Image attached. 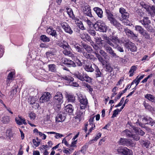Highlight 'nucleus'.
<instances>
[{
	"mask_svg": "<svg viewBox=\"0 0 155 155\" xmlns=\"http://www.w3.org/2000/svg\"><path fill=\"white\" fill-rule=\"evenodd\" d=\"M119 12L121 15V17L117 18L120 21H123L125 19H126L129 17V14L128 13L126 9L123 8H120L119 9Z\"/></svg>",
	"mask_w": 155,
	"mask_h": 155,
	"instance_id": "obj_10",
	"label": "nucleus"
},
{
	"mask_svg": "<svg viewBox=\"0 0 155 155\" xmlns=\"http://www.w3.org/2000/svg\"><path fill=\"white\" fill-rule=\"evenodd\" d=\"M29 117L31 119L34 120L35 118V114L31 112L29 115Z\"/></svg>",
	"mask_w": 155,
	"mask_h": 155,
	"instance_id": "obj_60",
	"label": "nucleus"
},
{
	"mask_svg": "<svg viewBox=\"0 0 155 155\" xmlns=\"http://www.w3.org/2000/svg\"><path fill=\"white\" fill-rule=\"evenodd\" d=\"M63 96L60 92H57L54 97L51 104L55 110L58 111L61 108V105L63 102Z\"/></svg>",
	"mask_w": 155,
	"mask_h": 155,
	"instance_id": "obj_1",
	"label": "nucleus"
},
{
	"mask_svg": "<svg viewBox=\"0 0 155 155\" xmlns=\"http://www.w3.org/2000/svg\"><path fill=\"white\" fill-rule=\"evenodd\" d=\"M110 42L113 44V46H111L113 47H114L119 43V41L118 38L116 36H112L110 38Z\"/></svg>",
	"mask_w": 155,
	"mask_h": 155,
	"instance_id": "obj_21",
	"label": "nucleus"
},
{
	"mask_svg": "<svg viewBox=\"0 0 155 155\" xmlns=\"http://www.w3.org/2000/svg\"><path fill=\"white\" fill-rule=\"evenodd\" d=\"M101 37L103 39L106 40L104 43H106L110 46H113V44L110 42L109 38L107 36L106 34H104L102 35Z\"/></svg>",
	"mask_w": 155,
	"mask_h": 155,
	"instance_id": "obj_26",
	"label": "nucleus"
},
{
	"mask_svg": "<svg viewBox=\"0 0 155 155\" xmlns=\"http://www.w3.org/2000/svg\"><path fill=\"white\" fill-rule=\"evenodd\" d=\"M109 45H108L106 43L104 44V47L106 51L110 54L111 56L113 57H114L115 58H118L119 57L116 54L111 47H110Z\"/></svg>",
	"mask_w": 155,
	"mask_h": 155,
	"instance_id": "obj_11",
	"label": "nucleus"
},
{
	"mask_svg": "<svg viewBox=\"0 0 155 155\" xmlns=\"http://www.w3.org/2000/svg\"><path fill=\"white\" fill-rule=\"evenodd\" d=\"M83 54V56L85 58L90 60H94V57L93 55L87 54V52H85L83 50V52H81Z\"/></svg>",
	"mask_w": 155,
	"mask_h": 155,
	"instance_id": "obj_27",
	"label": "nucleus"
},
{
	"mask_svg": "<svg viewBox=\"0 0 155 155\" xmlns=\"http://www.w3.org/2000/svg\"><path fill=\"white\" fill-rule=\"evenodd\" d=\"M62 62L68 67H74L76 66L75 63L68 59L64 58L62 59Z\"/></svg>",
	"mask_w": 155,
	"mask_h": 155,
	"instance_id": "obj_15",
	"label": "nucleus"
},
{
	"mask_svg": "<svg viewBox=\"0 0 155 155\" xmlns=\"http://www.w3.org/2000/svg\"><path fill=\"white\" fill-rule=\"evenodd\" d=\"M143 7L145 9L147 12H151L152 11V7L153 6H150L147 4L143 3L142 4Z\"/></svg>",
	"mask_w": 155,
	"mask_h": 155,
	"instance_id": "obj_36",
	"label": "nucleus"
},
{
	"mask_svg": "<svg viewBox=\"0 0 155 155\" xmlns=\"http://www.w3.org/2000/svg\"><path fill=\"white\" fill-rule=\"evenodd\" d=\"M146 109L148 110L149 111H151L153 109V108L148 103L144 102L143 103Z\"/></svg>",
	"mask_w": 155,
	"mask_h": 155,
	"instance_id": "obj_46",
	"label": "nucleus"
},
{
	"mask_svg": "<svg viewBox=\"0 0 155 155\" xmlns=\"http://www.w3.org/2000/svg\"><path fill=\"white\" fill-rule=\"evenodd\" d=\"M84 69L87 72H92L94 70V69L92 67V65L91 64H86L84 67Z\"/></svg>",
	"mask_w": 155,
	"mask_h": 155,
	"instance_id": "obj_28",
	"label": "nucleus"
},
{
	"mask_svg": "<svg viewBox=\"0 0 155 155\" xmlns=\"http://www.w3.org/2000/svg\"><path fill=\"white\" fill-rule=\"evenodd\" d=\"M151 120V118L148 116L144 117L143 119V122L145 124H147V122L149 120Z\"/></svg>",
	"mask_w": 155,
	"mask_h": 155,
	"instance_id": "obj_48",
	"label": "nucleus"
},
{
	"mask_svg": "<svg viewBox=\"0 0 155 155\" xmlns=\"http://www.w3.org/2000/svg\"><path fill=\"white\" fill-rule=\"evenodd\" d=\"M126 45L127 46L128 48L130 49L131 51H136L137 48L134 43L131 42L127 43L126 44Z\"/></svg>",
	"mask_w": 155,
	"mask_h": 155,
	"instance_id": "obj_22",
	"label": "nucleus"
},
{
	"mask_svg": "<svg viewBox=\"0 0 155 155\" xmlns=\"http://www.w3.org/2000/svg\"><path fill=\"white\" fill-rule=\"evenodd\" d=\"M141 35L144 36L145 38L150 39V35L147 32L146 30H145L143 32V33H142Z\"/></svg>",
	"mask_w": 155,
	"mask_h": 155,
	"instance_id": "obj_45",
	"label": "nucleus"
},
{
	"mask_svg": "<svg viewBox=\"0 0 155 155\" xmlns=\"http://www.w3.org/2000/svg\"><path fill=\"white\" fill-rule=\"evenodd\" d=\"M47 32L49 34L56 38L58 35L56 33V30L53 29V28H49L47 30Z\"/></svg>",
	"mask_w": 155,
	"mask_h": 155,
	"instance_id": "obj_23",
	"label": "nucleus"
},
{
	"mask_svg": "<svg viewBox=\"0 0 155 155\" xmlns=\"http://www.w3.org/2000/svg\"><path fill=\"white\" fill-rule=\"evenodd\" d=\"M147 124H148L153 126L155 124V122L151 118V120L150 119L149 120H148V121L147 122Z\"/></svg>",
	"mask_w": 155,
	"mask_h": 155,
	"instance_id": "obj_59",
	"label": "nucleus"
},
{
	"mask_svg": "<svg viewBox=\"0 0 155 155\" xmlns=\"http://www.w3.org/2000/svg\"><path fill=\"white\" fill-rule=\"evenodd\" d=\"M61 25L62 28L66 32L69 33L70 34H72L73 31L72 30L71 27L66 22H63L61 23Z\"/></svg>",
	"mask_w": 155,
	"mask_h": 155,
	"instance_id": "obj_14",
	"label": "nucleus"
},
{
	"mask_svg": "<svg viewBox=\"0 0 155 155\" xmlns=\"http://www.w3.org/2000/svg\"><path fill=\"white\" fill-rule=\"evenodd\" d=\"M113 48H114L117 49L118 51H120V52H123L124 51V50L123 49V48L120 46L118 45H116V46H115Z\"/></svg>",
	"mask_w": 155,
	"mask_h": 155,
	"instance_id": "obj_50",
	"label": "nucleus"
},
{
	"mask_svg": "<svg viewBox=\"0 0 155 155\" xmlns=\"http://www.w3.org/2000/svg\"><path fill=\"white\" fill-rule=\"evenodd\" d=\"M48 45L44 43H41L40 45V47L41 48H48Z\"/></svg>",
	"mask_w": 155,
	"mask_h": 155,
	"instance_id": "obj_61",
	"label": "nucleus"
},
{
	"mask_svg": "<svg viewBox=\"0 0 155 155\" xmlns=\"http://www.w3.org/2000/svg\"><path fill=\"white\" fill-rule=\"evenodd\" d=\"M79 27L82 30H84L85 29V28L82 22H80V24L79 25Z\"/></svg>",
	"mask_w": 155,
	"mask_h": 155,
	"instance_id": "obj_64",
	"label": "nucleus"
},
{
	"mask_svg": "<svg viewBox=\"0 0 155 155\" xmlns=\"http://www.w3.org/2000/svg\"><path fill=\"white\" fill-rule=\"evenodd\" d=\"M119 143L121 145L127 147H134L135 145V143H134L132 140L124 138H120Z\"/></svg>",
	"mask_w": 155,
	"mask_h": 155,
	"instance_id": "obj_7",
	"label": "nucleus"
},
{
	"mask_svg": "<svg viewBox=\"0 0 155 155\" xmlns=\"http://www.w3.org/2000/svg\"><path fill=\"white\" fill-rule=\"evenodd\" d=\"M94 10L98 17L100 18H102L103 17V12L101 8L97 7H95L94 8Z\"/></svg>",
	"mask_w": 155,
	"mask_h": 155,
	"instance_id": "obj_24",
	"label": "nucleus"
},
{
	"mask_svg": "<svg viewBox=\"0 0 155 155\" xmlns=\"http://www.w3.org/2000/svg\"><path fill=\"white\" fill-rule=\"evenodd\" d=\"M143 143L142 144L143 147H145L146 148H147L148 147V146L150 144V142L149 141H143Z\"/></svg>",
	"mask_w": 155,
	"mask_h": 155,
	"instance_id": "obj_53",
	"label": "nucleus"
},
{
	"mask_svg": "<svg viewBox=\"0 0 155 155\" xmlns=\"http://www.w3.org/2000/svg\"><path fill=\"white\" fill-rule=\"evenodd\" d=\"M139 22L148 31L152 32L153 30V27L150 25L151 21L147 17H144L143 19L139 21Z\"/></svg>",
	"mask_w": 155,
	"mask_h": 155,
	"instance_id": "obj_4",
	"label": "nucleus"
},
{
	"mask_svg": "<svg viewBox=\"0 0 155 155\" xmlns=\"http://www.w3.org/2000/svg\"><path fill=\"white\" fill-rule=\"evenodd\" d=\"M59 46L60 47L64 49L63 53L65 55H68L71 57L74 56V55L71 52L72 50L66 42L63 41V43H61Z\"/></svg>",
	"mask_w": 155,
	"mask_h": 155,
	"instance_id": "obj_3",
	"label": "nucleus"
},
{
	"mask_svg": "<svg viewBox=\"0 0 155 155\" xmlns=\"http://www.w3.org/2000/svg\"><path fill=\"white\" fill-rule=\"evenodd\" d=\"M79 101L80 102V108L85 109L88 104L87 100L85 96L80 94L78 96Z\"/></svg>",
	"mask_w": 155,
	"mask_h": 155,
	"instance_id": "obj_9",
	"label": "nucleus"
},
{
	"mask_svg": "<svg viewBox=\"0 0 155 155\" xmlns=\"http://www.w3.org/2000/svg\"><path fill=\"white\" fill-rule=\"evenodd\" d=\"M84 86L87 88V90L89 91L90 93L92 92L93 91V88L90 85L87 83H85L84 84Z\"/></svg>",
	"mask_w": 155,
	"mask_h": 155,
	"instance_id": "obj_49",
	"label": "nucleus"
},
{
	"mask_svg": "<svg viewBox=\"0 0 155 155\" xmlns=\"http://www.w3.org/2000/svg\"><path fill=\"white\" fill-rule=\"evenodd\" d=\"M120 111H121V110H119V109L117 108L114 110L113 111V113L111 117L113 118L116 117V115L118 114V112Z\"/></svg>",
	"mask_w": 155,
	"mask_h": 155,
	"instance_id": "obj_51",
	"label": "nucleus"
},
{
	"mask_svg": "<svg viewBox=\"0 0 155 155\" xmlns=\"http://www.w3.org/2000/svg\"><path fill=\"white\" fill-rule=\"evenodd\" d=\"M95 41L96 42H99L101 44L103 45H104V41L102 40L101 37H96V36L94 37Z\"/></svg>",
	"mask_w": 155,
	"mask_h": 155,
	"instance_id": "obj_42",
	"label": "nucleus"
},
{
	"mask_svg": "<svg viewBox=\"0 0 155 155\" xmlns=\"http://www.w3.org/2000/svg\"><path fill=\"white\" fill-rule=\"evenodd\" d=\"M68 101L70 102H74L75 101V97L72 94H68Z\"/></svg>",
	"mask_w": 155,
	"mask_h": 155,
	"instance_id": "obj_41",
	"label": "nucleus"
},
{
	"mask_svg": "<svg viewBox=\"0 0 155 155\" xmlns=\"http://www.w3.org/2000/svg\"><path fill=\"white\" fill-rule=\"evenodd\" d=\"M80 36L84 40H87L88 41H90L91 40L90 37L86 33L80 34Z\"/></svg>",
	"mask_w": 155,
	"mask_h": 155,
	"instance_id": "obj_30",
	"label": "nucleus"
},
{
	"mask_svg": "<svg viewBox=\"0 0 155 155\" xmlns=\"http://www.w3.org/2000/svg\"><path fill=\"white\" fill-rule=\"evenodd\" d=\"M64 110L67 113H72L73 111L72 106L71 104H69L64 107Z\"/></svg>",
	"mask_w": 155,
	"mask_h": 155,
	"instance_id": "obj_29",
	"label": "nucleus"
},
{
	"mask_svg": "<svg viewBox=\"0 0 155 155\" xmlns=\"http://www.w3.org/2000/svg\"><path fill=\"white\" fill-rule=\"evenodd\" d=\"M15 121L17 124L19 125H21L23 124L25 125L27 124L25 119L19 115L18 116V117H16L15 118Z\"/></svg>",
	"mask_w": 155,
	"mask_h": 155,
	"instance_id": "obj_18",
	"label": "nucleus"
},
{
	"mask_svg": "<svg viewBox=\"0 0 155 155\" xmlns=\"http://www.w3.org/2000/svg\"><path fill=\"white\" fill-rule=\"evenodd\" d=\"M137 65H133L131 67L130 70L129 72L130 75L129 76L130 77L133 76L134 75V73L135 71H136L137 69Z\"/></svg>",
	"mask_w": 155,
	"mask_h": 155,
	"instance_id": "obj_31",
	"label": "nucleus"
},
{
	"mask_svg": "<svg viewBox=\"0 0 155 155\" xmlns=\"http://www.w3.org/2000/svg\"><path fill=\"white\" fill-rule=\"evenodd\" d=\"M15 74V71H11L8 74V80H12V78L13 77V75Z\"/></svg>",
	"mask_w": 155,
	"mask_h": 155,
	"instance_id": "obj_47",
	"label": "nucleus"
},
{
	"mask_svg": "<svg viewBox=\"0 0 155 155\" xmlns=\"http://www.w3.org/2000/svg\"><path fill=\"white\" fill-rule=\"evenodd\" d=\"M77 51L80 53H81L83 52V51L84 50V49L82 48H81L79 46L78 44L77 46H75V47L74 48Z\"/></svg>",
	"mask_w": 155,
	"mask_h": 155,
	"instance_id": "obj_52",
	"label": "nucleus"
},
{
	"mask_svg": "<svg viewBox=\"0 0 155 155\" xmlns=\"http://www.w3.org/2000/svg\"><path fill=\"white\" fill-rule=\"evenodd\" d=\"M74 75L80 80L84 81H86L88 83H91V78L87 74L81 73L79 72H75Z\"/></svg>",
	"mask_w": 155,
	"mask_h": 155,
	"instance_id": "obj_5",
	"label": "nucleus"
},
{
	"mask_svg": "<svg viewBox=\"0 0 155 155\" xmlns=\"http://www.w3.org/2000/svg\"><path fill=\"white\" fill-rule=\"evenodd\" d=\"M124 136L127 137H131L132 134L130 131L128 130H126L122 132Z\"/></svg>",
	"mask_w": 155,
	"mask_h": 155,
	"instance_id": "obj_34",
	"label": "nucleus"
},
{
	"mask_svg": "<svg viewBox=\"0 0 155 155\" xmlns=\"http://www.w3.org/2000/svg\"><path fill=\"white\" fill-rule=\"evenodd\" d=\"M97 52V53L96 52L95 53L96 57H97L100 61L101 62H103V58L99 54H98V51Z\"/></svg>",
	"mask_w": 155,
	"mask_h": 155,
	"instance_id": "obj_55",
	"label": "nucleus"
},
{
	"mask_svg": "<svg viewBox=\"0 0 155 155\" xmlns=\"http://www.w3.org/2000/svg\"><path fill=\"white\" fill-rule=\"evenodd\" d=\"M66 114L63 112H60L58 113L55 117L56 122H62L64 121L66 118Z\"/></svg>",
	"mask_w": 155,
	"mask_h": 155,
	"instance_id": "obj_12",
	"label": "nucleus"
},
{
	"mask_svg": "<svg viewBox=\"0 0 155 155\" xmlns=\"http://www.w3.org/2000/svg\"><path fill=\"white\" fill-rule=\"evenodd\" d=\"M32 142L34 143V145L35 147L38 146L40 143L39 142H37L35 139H33L32 140Z\"/></svg>",
	"mask_w": 155,
	"mask_h": 155,
	"instance_id": "obj_62",
	"label": "nucleus"
},
{
	"mask_svg": "<svg viewBox=\"0 0 155 155\" xmlns=\"http://www.w3.org/2000/svg\"><path fill=\"white\" fill-rule=\"evenodd\" d=\"M40 39L44 42H48L50 41V38L45 35H41L40 37Z\"/></svg>",
	"mask_w": 155,
	"mask_h": 155,
	"instance_id": "obj_38",
	"label": "nucleus"
},
{
	"mask_svg": "<svg viewBox=\"0 0 155 155\" xmlns=\"http://www.w3.org/2000/svg\"><path fill=\"white\" fill-rule=\"evenodd\" d=\"M153 74H150V75H148V76L147 78H145L141 81V82L142 83H144L146 82L147 81V80L150 78L152 77V76H153Z\"/></svg>",
	"mask_w": 155,
	"mask_h": 155,
	"instance_id": "obj_57",
	"label": "nucleus"
},
{
	"mask_svg": "<svg viewBox=\"0 0 155 155\" xmlns=\"http://www.w3.org/2000/svg\"><path fill=\"white\" fill-rule=\"evenodd\" d=\"M62 78L65 80L66 82L69 84H71V82L73 81L74 80V79L73 78L69 76H64Z\"/></svg>",
	"mask_w": 155,
	"mask_h": 155,
	"instance_id": "obj_32",
	"label": "nucleus"
},
{
	"mask_svg": "<svg viewBox=\"0 0 155 155\" xmlns=\"http://www.w3.org/2000/svg\"><path fill=\"white\" fill-rule=\"evenodd\" d=\"M83 11L84 14L90 17H92L90 7L89 5L85 6L83 8Z\"/></svg>",
	"mask_w": 155,
	"mask_h": 155,
	"instance_id": "obj_19",
	"label": "nucleus"
},
{
	"mask_svg": "<svg viewBox=\"0 0 155 155\" xmlns=\"http://www.w3.org/2000/svg\"><path fill=\"white\" fill-rule=\"evenodd\" d=\"M66 10H67V13L69 17L71 18H73L74 17V15L72 9L71 8H67Z\"/></svg>",
	"mask_w": 155,
	"mask_h": 155,
	"instance_id": "obj_39",
	"label": "nucleus"
},
{
	"mask_svg": "<svg viewBox=\"0 0 155 155\" xmlns=\"http://www.w3.org/2000/svg\"><path fill=\"white\" fill-rule=\"evenodd\" d=\"M91 125V127L89 130L88 134H89L90 133H91L95 127V124H92V125Z\"/></svg>",
	"mask_w": 155,
	"mask_h": 155,
	"instance_id": "obj_63",
	"label": "nucleus"
},
{
	"mask_svg": "<svg viewBox=\"0 0 155 155\" xmlns=\"http://www.w3.org/2000/svg\"><path fill=\"white\" fill-rule=\"evenodd\" d=\"M93 65L95 66V71L94 74L96 78L97 79L98 78H101L102 79V73L101 72L99 68L94 64H93Z\"/></svg>",
	"mask_w": 155,
	"mask_h": 155,
	"instance_id": "obj_20",
	"label": "nucleus"
},
{
	"mask_svg": "<svg viewBox=\"0 0 155 155\" xmlns=\"http://www.w3.org/2000/svg\"><path fill=\"white\" fill-rule=\"evenodd\" d=\"M49 70L51 72H54L56 71V65L54 64L48 65Z\"/></svg>",
	"mask_w": 155,
	"mask_h": 155,
	"instance_id": "obj_43",
	"label": "nucleus"
},
{
	"mask_svg": "<svg viewBox=\"0 0 155 155\" xmlns=\"http://www.w3.org/2000/svg\"><path fill=\"white\" fill-rule=\"evenodd\" d=\"M85 109H78L76 112V117L79 120L82 119L85 114Z\"/></svg>",
	"mask_w": 155,
	"mask_h": 155,
	"instance_id": "obj_17",
	"label": "nucleus"
},
{
	"mask_svg": "<svg viewBox=\"0 0 155 155\" xmlns=\"http://www.w3.org/2000/svg\"><path fill=\"white\" fill-rule=\"evenodd\" d=\"M135 31H138L141 34L143 33V32L145 30L142 26L138 25H136L135 26Z\"/></svg>",
	"mask_w": 155,
	"mask_h": 155,
	"instance_id": "obj_35",
	"label": "nucleus"
},
{
	"mask_svg": "<svg viewBox=\"0 0 155 155\" xmlns=\"http://www.w3.org/2000/svg\"><path fill=\"white\" fill-rule=\"evenodd\" d=\"M124 31L126 34L129 37H130L133 39H137V35L134 33L133 32L128 28H125Z\"/></svg>",
	"mask_w": 155,
	"mask_h": 155,
	"instance_id": "obj_16",
	"label": "nucleus"
},
{
	"mask_svg": "<svg viewBox=\"0 0 155 155\" xmlns=\"http://www.w3.org/2000/svg\"><path fill=\"white\" fill-rule=\"evenodd\" d=\"M105 66L106 71L109 72H111L112 71L113 68L110 64H106Z\"/></svg>",
	"mask_w": 155,
	"mask_h": 155,
	"instance_id": "obj_44",
	"label": "nucleus"
},
{
	"mask_svg": "<svg viewBox=\"0 0 155 155\" xmlns=\"http://www.w3.org/2000/svg\"><path fill=\"white\" fill-rule=\"evenodd\" d=\"M81 43V45L88 53H91L93 51V49L90 46L86 44L83 43L82 42Z\"/></svg>",
	"mask_w": 155,
	"mask_h": 155,
	"instance_id": "obj_25",
	"label": "nucleus"
},
{
	"mask_svg": "<svg viewBox=\"0 0 155 155\" xmlns=\"http://www.w3.org/2000/svg\"><path fill=\"white\" fill-rule=\"evenodd\" d=\"M117 152L122 155H132L133 152L126 147H120L117 149Z\"/></svg>",
	"mask_w": 155,
	"mask_h": 155,
	"instance_id": "obj_8",
	"label": "nucleus"
},
{
	"mask_svg": "<svg viewBox=\"0 0 155 155\" xmlns=\"http://www.w3.org/2000/svg\"><path fill=\"white\" fill-rule=\"evenodd\" d=\"M106 13L108 19L109 20L111 24L117 28L119 30L121 31L123 28V26L113 17V15L109 10L106 11Z\"/></svg>",
	"mask_w": 155,
	"mask_h": 155,
	"instance_id": "obj_2",
	"label": "nucleus"
},
{
	"mask_svg": "<svg viewBox=\"0 0 155 155\" xmlns=\"http://www.w3.org/2000/svg\"><path fill=\"white\" fill-rule=\"evenodd\" d=\"M145 97L149 100L155 103V97L152 95L147 94L145 95Z\"/></svg>",
	"mask_w": 155,
	"mask_h": 155,
	"instance_id": "obj_33",
	"label": "nucleus"
},
{
	"mask_svg": "<svg viewBox=\"0 0 155 155\" xmlns=\"http://www.w3.org/2000/svg\"><path fill=\"white\" fill-rule=\"evenodd\" d=\"M131 137L133 138V139L136 141L138 140L140 138V137L138 135L133 134L132 135Z\"/></svg>",
	"mask_w": 155,
	"mask_h": 155,
	"instance_id": "obj_58",
	"label": "nucleus"
},
{
	"mask_svg": "<svg viewBox=\"0 0 155 155\" xmlns=\"http://www.w3.org/2000/svg\"><path fill=\"white\" fill-rule=\"evenodd\" d=\"M46 133L48 134H55V135L54 136V137L56 139L61 138V137L64 136L62 134L57 133L54 132H47Z\"/></svg>",
	"mask_w": 155,
	"mask_h": 155,
	"instance_id": "obj_37",
	"label": "nucleus"
},
{
	"mask_svg": "<svg viewBox=\"0 0 155 155\" xmlns=\"http://www.w3.org/2000/svg\"><path fill=\"white\" fill-rule=\"evenodd\" d=\"M9 117L8 116H5L2 118V121L5 124H7L9 122Z\"/></svg>",
	"mask_w": 155,
	"mask_h": 155,
	"instance_id": "obj_40",
	"label": "nucleus"
},
{
	"mask_svg": "<svg viewBox=\"0 0 155 155\" xmlns=\"http://www.w3.org/2000/svg\"><path fill=\"white\" fill-rule=\"evenodd\" d=\"M88 31L89 33L94 37L96 36V32L94 30L90 29Z\"/></svg>",
	"mask_w": 155,
	"mask_h": 155,
	"instance_id": "obj_56",
	"label": "nucleus"
},
{
	"mask_svg": "<svg viewBox=\"0 0 155 155\" xmlns=\"http://www.w3.org/2000/svg\"><path fill=\"white\" fill-rule=\"evenodd\" d=\"M94 27L96 30L103 32H106L107 28V27L105 23L101 21H97L94 25Z\"/></svg>",
	"mask_w": 155,
	"mask_h": 155,
	"instance_id": "obj_6",
	"label": "nucleus"
},
{
	"mask_svg": "<svg viewBox=\"0 0 155 155\" xmlns=\"http://www.w3.org/2000/svg\"><path fill=\"white\" fill-rule=\"evenodd\" d=\"M95 117V116L94 115L91 116L90 117V118L89 120L90 125H92V124H94L93 123Z\"/></svg>",
	"mask_w": 155,
	"mask_h": 155,
	"instance_id": "obj_54",
	"label": "nucleus"
},
{
	"mask_svg": "<svg viewBox=\"0 0 155 155\" xmlns=\"http://www.w3.org/2000/svg\"><path fill=\"white\" fill-rule=\"evenodd\" d=\"M50 96L51 95L48 92L44 93L40 98V102L41 103L47 102L50 100Z\"/></svg>",
	"mask_w": 155,
	"mask_h": 155,
	"instance_id": "obj_13",
	"label": "nucleus"
}]
</instances>
